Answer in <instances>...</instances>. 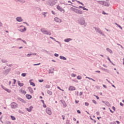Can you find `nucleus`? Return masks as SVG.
I'll use <instances>...</instances> for the list:
<instances>
[{"instance_id": "nucleus-46", "label": "nucleus", "mask_w": 124, "mask_h": 124, "mask_svg": "<svg viewBox=\"0 0 124 124\" xmlns=\"http://www.w3.org/2000/svg\"><path fill=\"white\" fill-rule=\"evenodd\" d=\"M44 80H43V79H39V82L40 83H42V82H44Z\"/></svg>"}, {"instance_id": "nucleus-63", "label": "nucleus", "mask_w": 124, "mask_h": 124, "mask_svg": "<svg viewBox=\"0 0 124 124\" xmlns=\"http://www.w3.org/2000/svg\"><path fill=\"white\" fill-rule=\"evenodd\" d=\"M120 105L121 106H124V104H123V103H122V102H120Z\"/></svg>"}, {"instance_id": "nucleus-34", "label": "nucleus", "mask_w": 124, "mask_h": 124, "mask_svg": "<svg viewBox=\"0 0 124 124\" xmlns=\"http://www.w3.org/2000/svg\"><path fill=\"white\" fill-rule=\"evenodd\" d=\"M107 51H108V52H109V53H111V52H112V50L111 49H110V48H107Z\"/></svg>"}, {"instance_id": "nucleus-57", "label": "nucleus", "mask_w": 124, "mask_h": 124, "mask_svg": "<svg viewBox=\"0 0 124 124\" xmlns=\"http://www.w3.org/2000/svg\"><path fill=\"white\" fill-rule=\"evenodd\" d=\"M31 56H32V54H28L27 55V57H31Z\"/></svg>"}, {"instance_id": "nucleus-23", "label": "nucleus", "mask_w": 124, "mask_h": 124, "mask_svg": "<svg viewBox=\"0 0 124 124\" xmlns=\"http://www.w3.org/2000/svg\"><path fill=\"white\" fill-rule=\"evenodd\" d=\"M71 40H72V39L71 38H67L64 39V41L65 42H69L70 41H71Z\"/></svg>"}, {"instance_id": "nucleus-43", "label": "nucleus", "mask_w": 124, "mask_h": 124, "mask_svg": "<svg viewBox=\"0 0 124 124\" xmlns=\"http://www.w3.org/2000/svg\"><path fill=\"white\" fill-rule=\"evenodd\" d=\"M75 7H76V8H82L83 9V6H79L78 7H77V6H75Z\"/></svg>"}, {"instance_id": "nucleus-6", "label": "nucleus", "mask_w": 124, "mask_h": 124, "mask_svg": "<svg viewBox=\"0 0 124 124\" xmlns=\"http://www.w3.org/2000/svg\"><path fill=\"white\" fill-rule=\"evenodd\" d=\"M57 9H58V10H59V11H60V12H62L63 11V13H64L65 11H64V9L62 8L61 7V6H60V5H58L57 6Z\"/></svg>"}, {"instance_id": "nucleus-26", "label": "nucleus", "mask_w": 124, "mask_h": 124, "mask_svg": "<svg viewBox=\"0 0 124 124\" xmlns=\"http://www.w3.org/2000/svg\"><path fill=\"white\" fill-rule=\"evenodd\" d=\"M115 24L117 26V27H118V28H120V29H121V30H123V27H122V26H121V25H119L118 23H115Z\"/></svg>"}, {"instance_id": "nucleus-7", "label": "nucleus", "mask_w": 124, "mask_h": 124, "mask_svg": "<svg viewBox=\"0 0 124 124\" xmlns=\"http://www.w3.org/2000/svg\"><path fill=\"white\" fill-rule=\"evenodd\" d=\"M11 70V69L10 68L7 69L6 70L4 71L3 72V74H5L6 75H7L8 73L10 72Z\"/></svg>"}, {"instance_id": "nucleus-2", "label": "nucleus", "mask_w": 124, "mask_h": 124, "mask_svg": "<svg viewBox=\"0 0 124 124\" xmlns=\"http://www.w3.org/2000/svg\"><path fill=\"white\" fill-rule=\"evenodd\" d=\"M46 3L47 5H49V6H54L57 2H56L55 0H48Z\"/></svg>"}, {"instance_id": "nucleus-38", "label": "nucleus", "mask_w": 124, "mask_h": 124, "mask_svg": "<svg viewBox=\"0 0 124 124\" xmlns=\"http://www.w3.org/2000/svg\"><path fill=\"white\" fill-rule=\"evenodd\" d=\"M18 0V1H19L20 2H22V3H25V2H26L25 0Z\"/></svg>"}, {"instance_id": "nucleus-56", "label": "nucleus", "mask_w": 124, "mask_h": 124, "mask_svg": "<svg viewBox=\"0 0 124 124\" xmlns=\"http://www.w3.org/2000/svg\"><path fill=\"white\" fill-rule=\"evenodd\" d=\"M54 56H55V57H59V54H57V53H55V54H54Z\"/></svg>"}, {"instance_id": "nucleus-27", "label": "nucleus", "mask_w": 124, "mask_h": 124, "mask_svg": "<svg viewBox=\"0 0 124 124\" xmlns=\"http://www.w3.org/2000/svg\"><path fill=\"white\" fill-rule=\"evenodd\" d=\"M47 93L48 94H50V95H52L53 94V92H52V91H51L50 90H48L47 91Z\"/></svg>"}, {"instance_id": "nucleus-22", "label": "nucleus", "mask_w": 124, "mask_h": 124, "mask_svg": "<svg viewBox=\"0 0 124 124\" xmlns=\"http://www.w3.org/2000/svg\"><path fill=\"white\" fill-rule=\"evenodd\" d=\"M17 83H18V86H19V87H23V86H24V83H21V81H18Z\"/></svg>"}, {"instance_id": "nucleus-55", "label": "nucleus", "mask_w": 124, "mask_h": 124, "mask_svg": "<svg viewBox=\"0 0 124 124\" xmlns=\"http://www.w3.org/2000/svg\"><path fill=\"white\" fill-rule=\"evenodd\" d=\"M31 55H32V56H36V53H31Z\"/></svg>"}, {"instance_id": "nucleus-25", "label": "nucleus", "mask_w": 124, "mask_h": 124, "mask_svg": "<svg viewBox=\"0 0 124 124\" xmlns=\"http://www.w3.org/2000/svg\"><path fill=\"white\" fill-rule=\"evenodd\" d=\"M98 3L101 4V5H104V1H98Z\"/></svg>"}, {"instance_id": "nucleus-61", "label": "nucleus", "mask_w": 124, "mask_h": 124, "mask_svg": "<svg viewBox=\"0 0 124 124\" xmlns=\"http://www.w3.org/2000/svg\"><path fill=\"white\" fill-rule=\"evenodd\" d=\"M85 106H89V103H88V102H85Z\"/></svg>"}, {"instance_id": "nucleus-31", "label": "nucleus", "mask_w": 124, "mask_h": 124, "mask_svg": "<svg viewBox=\"0 0 124 124\" xmlns=\"http://www.w3.org/2000/svg\"><path fill=\"white\" fill-rule=\"evenodd\" d=\"M86 78L89 79V80H92V81H93V82H95V80L91 78H89L88 77H86Z\"/></svg>"}, {"instance_id": "nucleus-36", "label": "nucleus", "mask_w": 124, "mask_h": 124, "mask_svg": "<svg viewBox=\"0 0 124 124\" xmlns=\"http://www.w3.org/2000/svg\"><path fill=\"white\" fill-rule=\"evenodd\" d=\"M46 89H50V88H51V86L49 85H46Z\"/></svg>"}, {"instance_id": "nucleus-41", "label": "nucleus", "mask_w": 124, "mask_h": 124, "mask_svg": "<svg viewBox=\"0 0 124 124\" xmlns=\"http://www.w3.org/2000/svg\"><path fill=\"white\" fill-rule=\"evenodd\" d=\"M83 10H86V11H88L89 10L86 8H85V7H83L82 8Z\"/></svg>"}, {"instance_id": "nucleus-19", "label": "nucleus", "mask_w": 124, "mask_h": 124, "mask_svg": "<svg viewBox=\"0 0 124 124\" xmlns=\"http://www.w3.org/2000/svg\"><path fill=\"white\" fill-rule=\"evenodd\" d=\"M75 90H76L75 87L70 86V87L69 88V91H75Z\"/></svg>"}, {"instance_id": "nucleus-37", "label": "nucleus", "mask_w": 124, "mask_h": 124, "mask_svg": "<svg viewBox=\"0 0 124 124\" xmlns=\"http://www.w3.org/2000/svg\"><path fill=\"white\" fill-rule=\"evenodd\" d=\"M49 38L52 39V40H54V41H57V40H56V39H55V38H53V37H50Z\"/></svg>"}, {"instance_id": "nucleus-4", "label": "nucleus", "mask_w": 124, "mask_h": 124, "mask_svg": "<svg viewBox=\"0 0 124 124\" xmlns=\"http://www.w3.org/2000/svg\"><path fill=\"white\" fill-rule=\"evenodd\" d=\"M41 31L44 34H47L48 35H51V32H48V31L45 30V29L43 28L41 29Z\"/></svg>"}, {"instance_id": "nucleus-47", "label": "nucleus", "mask_w": 124, "mask_h": 124, "mask_svg": "<svg viewBox=\"0 0 124 124\" xmlns=\"http://www.w3.org/2000/svg\"><path fill=\"white\" fill-rule=\"evenodd\" d=\"M19 113L20 114H24V112H23L22 110H18Z\"/></svg>"}, {"instance_id": "nucleus-39", "label": "nucleus", "mask_w": 124, "mask_h": 124, "mask_svg": "<svg viewBox=\"0 0 124 124\" xmlns=\"http://www.w3.org/2000/svg\"><path fill=\"white\" fill-rule=\"evenodd\" d=\"M5 124H11V123L9 121H6Z\"/></svg>"}, {"instance_id": "nucleus-17", "label": "nucleus", "mask_w": 124, "mask_h": 124, "mask_svg": "<svg viewBox=\"0 0 124 124\" xmlns=\"http://www.w3.org/2000/svg\"><path fill=\"white\" fill-rule=\"evenodd\" d=\"M32 81V79H31L29 81V83H30L31 86H33V87H35V83L34 82H31Z\"/></svg>"}, {"instance_id": "nucleus-62", "label": "nucleus", "mask_w": 124, "mask_h": 124, "mask_svg": "<svg viewBox=\"0 0 124 124\" xmlns=\"http://www.w3.org/2000/svg\"><path fill=\"white\" fill-rule=\"evenodd\" d=\"M94 96H95V97L97 98V99H99V97H98V96L95 95H94Z\"/></svg>"}, {"instance_id": "nucleus-32", "label": "nucleus", "mask_w": 124, "mask_h": 124, "mask_svg": "<svg viewBox=\"0 0 124 124\" xmlns=\"http://www.w3.org/2000/svg\"><path fill=\"white\" fill-rule=\"evenodd\" d=\"M105 104H106V105L107 106H108V107H109V106H110V103H108V101L106 102Z\"/></svg>"}, {"instance_id": "nucleus-24", "label": "nucleus", "mask_w": 124, "mask_h": 124, "mask_svg": "<svg viewBox=\"0 0 124 124\" xmlns=\"http://www.w3.org/2000/svg\"><path fill=\"white\" fill-rule=\"evenodd\" d=\"M60 59H61V60H63V61H66V58L64 56H60Z\"/></svg>"}, {"instance_id": "nucleus-3", "label": "nucleus", "mask_w": 124, "mask_h": 124, "mask_svg": "<svg viewBox=\"0 0 124 124\" xmlns=\"http://www.w3.org/2000/svg\"><path fill=\"white\" fill-rule=\"evenodd\" d=\"M71 8H72V10H73V11H74L77 14H83V12H82V11H80L77 9H75L72 7Z\"/></svg>"}, {"instance_id": "nucleus-10", "label": "nucleus", "mask_w": 124, "mask_h": 124, "mask_svg": "<svg viewBox=\"0 0 124 124\" xmlns=\"http://www.w3.org/2000/svg\"><path fill=\"white\" fill-rule=\"evenodd\" d=\"M95 31H97L100 34H102V35L104 36V34L101 31L99 30V29H95Z\"/></svg>"}, {"instance_id": "nucleus-64", "label": "nucleus", "mask_w": 124, "mask_h": 124, "mask_svg": "<svg viewBox=\"0 0 124 124\" xmlns=\"http://www.w3.org/2000/svg\"><path fill=\"white\" fill-rule=\"evenodd\" d=\"M110 124H116V123L115 122H111Z\"/></svg>"}, {"instance_id": "nucleus-21", "label": "nucleus", "mask_w": 124, "mask_h": 124, "mask_svg": "<svg viewBox=\"0 0 124 124\" xmlns=\"http://www.w3.org/2000/svg\"><path fill=\"white\" fill-rule=\"evenodd\" d=\"M28 90L30 93H33V90H32V88L31 87H29Z\"/></svg>"}, {"instance_id": "nucleus-48", "label": "nucleus", "mask_w": 124, "mask_h": 124, "mask_svg": "<svg viewBox=\"0 0 124 124\" xmlns=\"http://www.w3.org/2000/svg\"><path fill=\"white\" fill-rule=\"evenodd\" d=\"M77 112L78 114H81V111L80 110H77Z\"/></svg>"}, {"instance_id": "nucleus-13", "label": "nucleus", "mask_w": 124, "mask_h": 124, "mask_svg": "<svg viewBox=\"0 0 124 124\" xmlns=\"http://www.w3.org/2000/svg\"><path fill=\"white\" fill-rule=\"evenodd\" d=\"M61 102L63 104V108H65L67 106L66 103L64 101L61 100Z\"/></svg>"}, {"instance_id": "nucleus-42", "label": "nucleus", "mask_w": 124, "mask_h": 124, "mask_svg": "<svg viewBox=\"0 0 124 124\" xmlns=\"http://www.w3.org/2000/svg\"><path fill=\"white\" fill-rule=\"evenodd\" d=\"M102 14H104V15H108V14L105 13V12H104V11H103L102 12Z\"/></svg>"}, {"instance_id": "nucleus-58", "label": "nucleus", "mask_w": 124, "mask_h": 124, "mask_svg": "<svg viewBox=\"0 0 124 124\" xmlns=\"http://www.w3.org/2000/svg\"><path fill=\"white\" fill-rule=\"evenodd\" d=\"M13 80H14V84L15 85V84H16V79H13Z\"/></svg>"}, {"instance_id": "nucleus-12", "label": "nucleus", "mask_w": 124, "mask_h": 124, "mask_svg": "<svg viewBox=\"0 0 124 124\" xmlns=\"http://www.w3.org/2000/svg\"><path fill=\"white\" fill-rule=\"evenodd\" d=\"M18 100H19V101H20L21 102H22V103H26V102L25 100H24V99H23L21 98L20 97H18L17 98Z\"/></svg>"}, {"instance_id": "nucleus-5", "label": "nucleus", "mask_w": 124, "mask_h": 124, "mask_svg": "<svg viewBox=\"0 0 124 124\" xmlns=\"http://www.w3.org/2000/svg\"><path fill=\"white\" fill-rule=\"evenodd\" d=\"M11 107L12 109H15V108H17V103L15 102H12L11 104Z\"/></svg>"}, {"instance_id": "nucleus-51", "label": "nucleus", "mask_w": 124, "mask_h": 124, "mask_svg": "<svg viewBox=\"0 0 124 124\" xmlns=\"http://www.w3.org/2000/svg\"><path fill=\"white\" fill-rule=\"evenodd\" d=\"M21 41H22V42H23V43H25V44H27V42H26V41H25L24 40H21Z\"/></svg>"}, {"instance_id": "nucleus-49", "label": "nucleus", "mask_w": 124, "mask_h": 124, "mask_svg": "<svg viewBox=\"0 0 124 124\" xmlns=\"http://www.w3.org/2000/svg\"><path fill=\"white\" fill-rule=\"evenodd\" d=\"M108 60L109 61V62H110V63H112V61H111V60H110V58L109 57H108Z\"/></svg>"}, {"instance_id": "nucleus-15", "label": "nucleus", "mask_w": 124, "mask_h": 124, "mask_svg": "<svg viewBox=\"0 0 124 124\" xmlns=\"http://www.w3.org/2000/svg\"><path fill=\"white\" fill-rule=\"evenodd\" d=\"M104 5L105 6H107V7L110 6V3H109L108 2H106L105 1H104Z\"/></svg>"}, {"instance_id": "nucleus-16", "label": "nucleus", "mask_w": 124, "mask_h": 124, "mask_svg": "<svg viewBox=\"0 0 124 124\" xmlns=\"http://www.w3.org/2000/svg\"><path fill=\"white\" fill-rule=\"evenodd\" d=\"M26 97L27 98V99H31V98H32V96L30 94H27L26 95Z\"/></svg>"}, {"instance_id": "nucleus-1", "label": "nucleus", "mask_w": 124, "mask_h": 124, "mask_svg": "<svg viewBox=\"0 0 124 124\" xmlns=\"http://www.w3.org/2000/svg\"><path fill=\"white\" fill-rule=\"evenodd\" d=\"M77 22L81 26H84L85 25V18L84 17H81L78 20Z\"/></svg>"}, {"instance_id": "nucleus-45", "label": "nucleus", "mask_w": 124, "mask_h": 124, "mask_svg": "<svg viewBox=\"0 0 124 124\" xmlns=\"http://www.w3.org/2000/svg\"><path fill=\"white\" fill-rule=\"evenodd\" d=\"M92 101L93 103H94V104H96V101H95V100H93Z\"/></svg>"}, {"instance_id": "nucleus-33", "label": "nucleus", "mask_w": 124, "mask_h": 124, "mask_svg": "<svg viewBox=\"0 0 124 124\" xmlns=\"http://www.w3.org/2000/svg\"><path fill=\"white\" fill-rule=\"evenodd\" d=\"M11 118L13 121H15V120H16V118L12 115L11 116Z\"/></svg>"}, {"instance_id": "nucleus-40", "label": "nucleus", "mask_w": 124, "mask_h": 124, "mask_svg": "<svg viewBox=\"0 0 124 124\" xmlns=\"http://www.w3.org/2000/svg\"><path fill=\"white\" fill-rule=\"evenodd\" d=\"M77 2H78V3H79V4H81V5L84 6V4H83V3L80 2L79 1H77Z\"/></svg>"}, {"instance_id": "nucleus-60", "label": "nucleus", "mask_w": 124, "mask_h": 124, "mask_svg": "<svg viewBox=\"0 0 124 124\" xmlns=\"http://www.w3.org/2000/svg\"><path fill=\"white\" fill-rule=\"evenodd\" d=\"M66 124H69V120H67V121L66 122Z\"/></svg>"}, {"instance_id": "nucleus-9", "label": "nucleus", "mask_w": 124, "mask_h": 124, "mask_svg": "<svg viewBox=\"0 0 124 124\" xmlns=\"http://www.w3.org/2000/svg\"><path fill=\"white\" fill-rule=\"evenodd\" d=\"M46 112L48 115H52V112L51 111V109H50V108H46Z\"/></svg>"}, {"instance_id": "nucleus-59", "label": "nucleus", "mask_w": 124, "mask_h": 124, "mask_svg": "<svg viewBox=\"0 0 124 124\" xmlns=\"http://www.w3.org/2000/svg\"><path fill=\"white\" fill-rule=\"evenodd\" d=\"M75 102H76V104H78V103H79V101L77 100H75Z\"/></svg>"}, {"instance_id": "nucleus-50", "label": "nucleus", "mask_w": 124, "mask_h": 124, "mask_svg": "<svg viewBox=\"0 0 124 124\" xmlns=\"http://www.w3.org/2000/svg\"><path fill=\"white\" fill-rule=\"evenodd\" d=\"M49 73L53 74L54 73V71H51V70H49Z\"/></svg>"}, {"instance_id": "nucleus-18", "label": "nucleus", "mask_w": 124, "mask_h": 124, "mask_svg": "<svg viewBox=\"0 0 124 124\" xmlns=\"http://www.w3.org/2000/svg\"><path fill=\"white\" fill-rule=\"evenodd\" d=\"M18 31H21V32H24V31H27V28L24 27L23 29H18Z\"/></svg>"}, {"instance_id": "nucleus-20", "label": "nucleus", "mask_w": 124, "mask_h": 124, "mask_svg": "<svg viewBox=\"0 0 124 124\" xmlns=\"http://www.w3.org/2000/svg\"><path fill=\"white\" fill-rule=\"evenodd\" d=\"M101 69L103 70V71H105V72H107V73H109V70L107 69H105L103 67L101 68Z\"/></svg>"}, {"instance_id": "nucleus-52", "label": "nucleus", "mask_w": 124, "mask_h": 124, "mask_svg": "<svg viewBox=\"0 0 124 124\" xmlns=\"http://www.w3.org/2000/svg\"><path fill=\"white\" fill-rule=\"evenodd\" d=\"M72 77H76V74H72Z\"/></svg>"}, {"instance_id": "nucleus-8", "label": "nucleus", "mask_w": 124, "mask_h": 124, "mask_svg": "<svg viewBox=\"0 0 124 124\" xmlns=\"http://www.w3.org/2000/svg\"><path fill=\"white\" fill-rule=\"evenodd\" d=\"M54 21H55V22H56L57 23H62V20H61L58 17H55Z\"/></svg>"}, {"instance_id": "nucleus-29", "label": "nucleus", "mask_w": 124, "mask_h": 124, "mask_svg": "<svg viewBox=\"0 0 124 124\" xmlns=\"http://www.w3.org/2000/svg\"><path fill=\"white\" fill-rule=\"evenodd\" d=\"M21 93H23V94H26V93H27V92H26V91L22 90H21Z\"/></svg>"}, {"instance_id": "nucleus-44", "label": "nucleus", "mask_w": 124, "mask_h": 124, "mask_svg": "<svg viewBox=\"0 0 124 124\" xmlns=\"http://www.w3.org/2000/svg\"><path fill=\"white\" fill-rule=\"evenodd\" d=\"M40 64H41V63H37V64H34L33 65L34 66H35L36 65H40Z\"/></svg>"}, {"instance_id": "nucleus-28", "label": "nucleus", "mask_w": 124, "mask_h": 124, "mask_svg": "<svg viewBox=\"0 0 124 124\" xmlns=\"http://www.w3.org/2000/svg\"><path fill=\"white\" fill-rule=\"evenodd\" d=\"M4 90L6 91V92H7V93H11V90L8 89L7 88L4 89Z\"/></svg>"}, {"instance_id": "nucleus-35", "label": "nucleus", "mask_w": 124, "mask_h": 124, "mask_svg": "<svg viewBox=\"0 0 124 124\" xmlns=\"http://www.w3.org/2000/svg\"><path fill=\"white\" fill-rule=\"evenodd\" d=\"M77 79H78V80H81V79H82V77L80 76H78L77 77Z\"/></svg>"}, {"instance_id": "nucleus-54", "label": "nucleus", "mask_w": 124, "mask_h": 124, "mask_svg": "<svg viewBox=\"0 0 124 124\" xmlns=\"http://www.w3.org/2000/svg\"><path fill=\"white\" fill-rule=\"evenodd\" d=\"M44 108H46L47 107V106H46V105H45V104H43V105Z\"/></svg>"}, {"instance_id": "nucleus-30", "label": "nucleus", "mask_w": 124, "mask_h": 124, "mask_svg": "<svg viewBox=\"0 0 124 124\" xmlns=\"http://www.w3.org/2000/svg\"><path fill=\"white\" fill-rule=\"evenodd\" d=\"M21 76L22 77H26V76H27V73H23L21 74Z\"/></svg>"}, {"instance_id": "nucleus-14", "label": "nucleus", "mask_w": 124, "mask_h": 124, "mask_svg": "<svg viewBox=\"0 0 124 124\" xmlns=\"http://www.w3.org/2000/svg\"><path fill=\"white\" fill-rule=\"evenodd\" d=\"M16 20L17 22H23V19L21 17H17Z\"/></svg>"}, {"instance_id": "nucleus-53", "label": "nucleus", "mask_w": 124, "mask_h": 124, "mask_svg": "<svg viewBox=\"0 0 124 124\" xmlns=\"http://www.w3.org/2000/svg\"><path fill=\"white\" fill-rule=\"evenodd\" d=\"M51 13L53 14V15H56V13H55V12H54L53 11H51Z\"/></svg>"}, {"instance_id": "nucleus-11", "label": "nucleus", "mask_w": 124, "mask_h": 124, "mask_svg": "<svg viewBox=\"0 0 124 124\" xmlns=\"http://www.w3.org/2000/svg\"><path fill=\"white\" fill-rule=\"evenodd\" d=\"M32 108H33V107L31 106L29 108H26V110H27V111H28V112H31V111L32 110Z\"/></svg>"}]
</instances>
